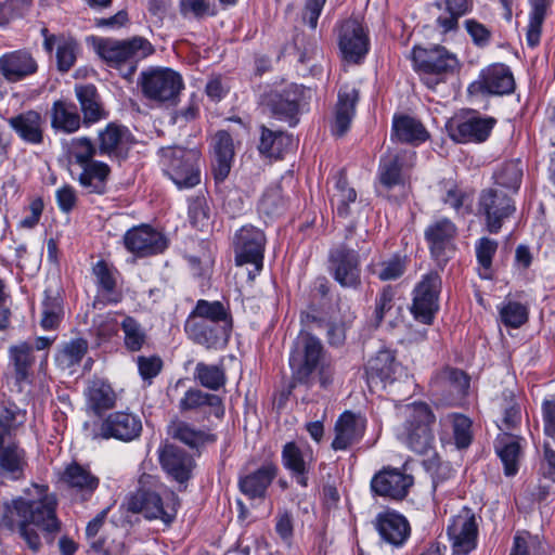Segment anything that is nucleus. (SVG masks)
Here are the masks:
<instances>
[{"label": "nucleus", "instance_id": "nucleus-36", "mask_svg": "<svg viewBox=\"0 0 555 555\" xmlns=\"http://www.w3.org/2000/svg\"><path fill=\"white\" fill-rule=\"evenodd\" d=\"M62 479L83 501L88 500L99 487V478L77 463L66 467Z\"/></svg>", "mask_w": 555, "mask_h": 555}, {"label": "nucleus", "instance_id": "nucleus-14", "mask_svg": "<svg viewBox=\"0 0 555 555\" xmlns=\"http://www.w3.org/2000/svg\"><path fill=\"white\" fill-rule=\"evenodd\" d=\"M515 90V79L511 68L502 63L491 64L483 68L477 80L468 86L472 95L489 94L505 95Z\"/></svg>", "mask_w": 555, "mask_h": 555}, {"label": "nucleus", "instance_id": "nucleus-25", "mask_svg": "<svg viewBox=\"0 0 555 555\" xmlns=\"http://www.w3.org/2000/svg\"><path fill=\"white\" fill-rule=\"evenodd\" d=\"M374 527L380 539L395 546H402L411 534V526L408 519L396 511H385L377 514Z\"/></svg>", "mask_w": 555, "mask_h": 555}, {"label": "nucleus", "instance_id": "nucleus-55", "mask_svg": "<svg viewBox=\"0 0 555 555\" xmlns=\"http://www.w3.org/2000/svg\"><path fill=\"white\" fill-rule=\"evenodd\" d=\"M285 209L286 201L280 186L268 189L258 205L259 212L270 218L282 215Z\"/></svg>", "mask_w": 555, "mask_h": 555}, {"label": "nucleus", "instance_id": "nucleus-35", "mask_svg": "<svg viewBox=\"0 0 555 555\" xmlns=\"http://www.w3.org/2000/svg\"><path fill=\"white\" fill-rule=\"evenodd\" d=\"M75 95L82 113V122L89 127L106 117V112L101 103L96 88L91 85H77Z\"/></svg>", "mask_w": 555, "mask_h": 555}, {"label": "nucleus", "instance_id": "nucleus-6", "mask_svg": "<svg viewBox=\"0 0 555 555\" xmlns=\"http://www.w3.org/2000/svg\"><path fill=\"white\" fill-rule=\"evenodd\" d=\"M159 153L165 175L179 189H190L201 182V152L197 149L167 146L160 149Z\"/></svg>", "mask_w": 555, "mask_h": 555}, {"label": "nucleus", "instance_id": "nucleus-38", "mask_svg": "<svg viewBox=\"0 0 555 555\" xmlns=\"http://www.w3.org/2000/svg\"><path fill=\"white\" fill-rule=\"evenodd\" d=\"M522 439L509 433H502L495 440V450L500 456L506 476H514L518 472V464L521 457Z\"/></svg>", "mask_w": 555, "mask_h": 555}, {"label": "nucleus", "instance_id": "nucleus-24", "mask_svg": "<svg viewBox=\"0 0 555 555\" xmlns=\"http://www.w3.org/2000/svg\"><path fill=\"white\" fill-rule=\"evenodd\" d=\"M7 122L24 143L29 145L43 143L47 120L40 112L24 111L8 118Z\"/></svg>", "mask_w": 555, "mask_h": 555}, {"label": "nucleus", "instance_id": "nucleus-63", "mask_svg": "<svg viewBox=\"0 0 555 555\" xmlns=\"http://www.w3.org/2000/svg\"><path fill=\"white\" fill-rule=\"evenodd\" d=\"M442 202L453 208L459 215H465L470 211L469 195L456 186H452L446 192Z\"/></svg>", "mask_w": 555, "mask_h": 555}, {"label": "nucleus", "instance_id": "nucleus-49", "mask_svg": "<svg viewBox=\"0 0 555 555\" xmlns=\"http://www.w3.org/2000/svg\"><path fill=\"white\" fill-rule=\"evenodd\" d=\"M168 433L173 439L191 448H198L216 440L215 435L195 429L193 426L182 421L172 422L168 427Z\"/></svg>", "mask_w": 555, "mask_h": 555}, {"label": "nucleus", "instance_id": "nucleus-64", "mask_svg": "<svg viewBox=\"0 0 555 555\" xmlns=\"http://www.w3.org/2000/svg\"><path fill=\"white\" fill-rule=\"evenodd\" d=\"M522 177V171L516 163L506 164L496 175V184L517 190Z\"/></svg>", "mask_w": 555, "mask_h": 555}, {"label": "nucleus", "instance_id": "nucleus-48", "mask_svg": "<svg viewBox=\"0 0 555 555\" xmlns=\"http://www.w3.org/2000/svg\"><path fill=\"white\" fill-rule=\"evenodd\" d=\"M33 345L21 341L9 347V359L14 367L15 379L21 383L29 377L34 365Z\"/></svg>", "mask_w": 555, "mask_h": 555}, {"label": "nucleus", "instance_id": "nucleus-37", "mask_svg": "<svg viewBox=\"0 0 555 555\" xmlns=\"http://www.w3.org/2000/svg\"><path fill=\"white\" fill-rule=\"evenodd\" d=\"M82 118L77 106L64 100H57L51 107V127L67 134L75 133L81 127Z\"/></svg>", "mask_w": 555, "mask_h": 555}, {"label": "nucleus", "instance_id": "nucleus-33", "mask_svg": "<svg viewBox=\"0 0 555 555\" xmlns=\"http://www.w3.org/2000/svg\"><path fill=\"white\" fill-rule=\"evenodd\" d=\"M358 100L359 91L354 87L345 86L339 90L332 125V133L334 135L343 137L349 130Z\"/></svg>", "mask_w": 555, "mask_h": 555}, {"label": "nucleus", "instance_id": "nucleus-12", "mask_svg": "<svg viewBox=\"0 0 555 555\" xmlns=\"http://www.w3.org/2000/svg\"><path fill=\"white\" fill-rule=\"evenodd\" d=\"M441 289V278L437 272H429L414 289L411 312L415 320L429 325L439 309L438 298Z\"/></svg>", "mask_w": 555, "mask_h": 555}, {"label": "nucleus", "instance_id": "nucleus-27", "mask_svg": "<svg viewBox=\"0 0 555 555\" xmlns=\"http://www.w3.org/2000/svg\"><path fill=\"white\" fill-rule=\"evenodd\" d=\"M37 69V61L28 50H15L0 56V74L8 82H18Z\"/></svg>", "mask_w": 555, "mask_h": 555}, {"label": "nucleus", "instance_id": "nucleus-28", "mask_svg": "<svg viewBox=\"0 0 555 555\" xmlns=\"http://www.w3.org/2000/svg\"><path fill=\"white\" fill-rule=\"evenodd\" d=\"M447 531L455 554L467 555L476 547L478 530L474 515L455 516Z\"/></svg>", "mask_w": 555, "mask_h": 555}, {"label": "nucleus", "instance_id": "nucleus-39", "mask_svg": "<svg viewBox=\"0 0 555 555\" xmlns=\"http://www.w3.org/2000/svg\"><path fill=\"white\" fill-rule=\"evenodd\" d=\"M214 172L216 180L223 181L231 169V163L234 156L233 140L229 132L224 130L218 131L214 139Z\"/></svg>", "mask_w": 555, "mask_h": 555}, {"label": "nucleus", "instance_id": "nucleus-45", "mask_svg": "<svg viewBox=\"0 0 555 555\" xmlns=\"http://www.w3.org/2000/svg\"><path fill=\"white\" fill-rule=\"evenodd\" d=\"M205 405L211 408V413L216 417H223L224 406L222 399L217 395L207 393L196 388H191L184 393L179 402V409L182 412L195 410Z\"/></svg>", "mask_w": 555, "mask_h": 555}, {"label": "nucleus", "instance_id": "nucleus-57", "mask_svg": "<svg viewBox=\"0 0 555 555\" xmlns=\"http://www.w3.org/2000/svg\"><path fill=\"white\" fill-rule=\"evenodd\" d=\"M357 199V192L348 185L345 175L340 173L336 181V193L333 195L332 202L336 204L337 215L347 217L349 215V204Z\"/></svg>", "mask_w": 555, "mask_h": 555}, {"label": "nucleus", "instance_id": "nucleus-44", "mask_svg": "<svg viewBox=\"0 0 555 555\" xmlns=\"http://www.w3.org/2000/svg\"><path fill=\"white\" fill-rule=\"evenodd\" d=\"M293 145V137L284 131H274L266 126L260 127L259 153L267 157L279 158Z\"/></svg>", "mask_w": 555, "mask_h": 555}, {"label": "nucleus", "instance_id": "nucleus-42", "mask_svg": "<svg viewBox=\"0 0 555 555\" xmlns=\"http://www.w3.org/2000/svg\"><path fill=\"white\" fill-rule=\"evenodd\" d=\"M442 429L451 428L456 448L465 449L472 443V421L463 414L451 413L440 420ZM442 442L448 440L444 430L440 434Z\"/></svg>", "mask_w": 555, "mask_h": 555}, {"label": "nucleus", "instance_id": "nucleus-46", "mask_svg": "<svg viewBox=\"0 0 555 555\" xmlns=\"http://www.w3.org/2000/svg\"><path fill=\"white\" fill-rule=\"evenodd\" d=\"M79 167L81 168V172L78 177V181L81 186L89 190L91 193H104L106 181L111 172L108 165L92 160Z\"/></svg>", "mask_w": 555, "mask_h": 555}, {"label": "nucleus", "instance_id": "nucleus-4", "mask_svg": "<svg viewBox=\"0 0 555 555\" xmlns=\"http://www.w3.org/2000/svg\"><path fill=\"white\" fill-rule=\"evenodd\" d=\"M357 247L343 243L328 251V273L343 288L359 289L362 285L361 263L367 258L371 247L365 240Z\"/></svg>", "mask_w": 555, "mask_h": 555}, {"label": "nucleus", "instance_id": "nucleus-32", "mask_svg": "<svg viewBox=\"0 0 555 555\" xmlns=\"http://www.w3.org/2000/svg\"><path fill=\"white\" fill-rule=\"evenodd\" d=\"M276 464L269 462L257 470L240 478L238 488L249 499H263L268 487L278 475Z\"/></svg>", "mask_w": 555, "mask_h": 555}, {"label": "nucleus", "instance_id": "nucleus-19", "mask_svg": "<svg viewBox=\"0 0 555 555\" xmlns=\"http://www.w3.org/2000/svg\"><path fill=\"white\" fill-rule=\"evenodd\" d=\"M413 482L412 475L405 474L398 468L384 467L373 476L370 486L375 495L401 501L408 495Z\"/></svg>", "mask_w": 555, "mask_h": 555}, {"label": "nucleus", "instance_id": "nucleus-34", "mask_svg": "<svg viewBox=\"0 0 555 555\" xmlns=\"http://www.w3.org/2000/svg\"><path fill=\"white\" fill-rule=\"evenodd\" d=\"M335 438L332 448L335 451L347 450L358 442L364 434V423L351 412L343 413L335 424Z\"/></svg>", "mask_w": 555, "mask_h": 555}, {"label": "nucleus", "instance_id": "nucleus-50", "mask_svg": "<svg viewBox=\"0 0 555 555\" xmlns=\"http://www.w3.org/2000/svg\"><path fill=\"white\" fill-rule=\"evenodd\" d=\"M554 0H529L530 14L527 27V42L535 47L540 42L542 25Z\"/></svg>", "mask_w": 555, "mask_h": 555}, {"label": "nucleus", "instance_id": "nucleus-10", "mask_svg": "<svg viewBox=\"0 0 555 555\" xmlns=\"http://www.w3.org/2000/svg\"><path fill=\"white\" fill-rule=\"evenodd\" d=\"M415 153L408 150H388L382 155L378 164V181L390 191L396 186H404L410 179L414 166Z\"/></svg>", "mask_w": 555, "mask_h": 555}, {"label": "nucleus", "instance_id": "nucleus-11", "mask_svg": "<svg viewBox=\"0 0 555 555\" xmlns=\"http://www.w3.org/2000/svg\"><path fill=\"white\" fill-rule=\"evenodd\" d=\"M178 498L171 493L165 502L154 491L138 490L128 502V509L132 513H141L146 519H160L169 525L177 515Z\"/></svg>", "mask_w": 555, "mask_h": 555}, {"label": "nucleus", "instance_id": "nucleus-15", "mask_svg": "<svg viewBox=\"0 0 555 555\" xmlns=\"http://www.w3.org/2000/svg\"><path fill=\"white\" fill-rule=\"evenodd\" d=\"M494 125L493 117L470 115L450 119L447 122V130L456 143H481L489 138Z\"/></svg>", "mask_w": 555, "mask_h": 555}, {"label": "nucleus", "instance_id": "nucleus-41", "mask_svg": "<svg viewBox=\"0 0 555 555\" xmlns=\"http://www.w3.org/2000/svg\"><path fill=\"white\" fill-rule=\"evenodd\" d=\"M428 132L421 121L410 116L393 119L391 140L400 143L418 144L426 141Z\"/></svg>", "mask_w": 555, "mask_h": 555}, {"label": "nucleus", "instance_id": "nucleus-54", "mask_svg": "<svg viewBox=\"0 0 555 555\" xmlns=\"http://www.w3.org/2000/svg\"><path fill=\"white\" fill-rule=\"evenodd\" d=\"M120 326L125 335V347L132 352L141 350L146 341V333L142 325L134 318L126 315Z\"/></svg>", "mask_w": 555, "mask_h": 555}, {"label": "nucleus", "instance_id": "nucleus-62", "mask_svg": "<svg viewBox=\"0 0 555 555\" xmlns=\"http://www.w3.org/2000/svg\"><path fill=\"white\" fill-rule=\"evenodd\" d=\"M396 288L386 285L375 298L374 322L378 326L395 306Z\"/></svg>", "mask_w": 555, "mask_h": 555}, {"label": "nucleus", "instance_id": "nucleus-7", "mask_svg": "<svg viewBox=\"0 0 555 555\" xmlns=\"http://www.w3.org/2000/svg\"><path fill=\"white\" fill-rule=\"evenodd\" d=\"M403 437L408 447L418 454L433 450L435 436L433 426L436 417L428 404L414 402L404 408Z\"/></svg>", "mask_w": 555, "mask_h": 555}, {"label": "nucleus", "instance_id": "nucleus-16", "mask_svg": "<svg viewBox=\"0 0 555 555\" xmlns=\"http://www.w3.org/2000/svg\"><path fill=\"white\" fill-rule=\"evenodd\" d=\"M469 387V378L464 371L455 367H444L437 372L430 380L433 396L447 404L460 402Z\"/></svg>", "mask_w": 555, "mask_h": 555}, {"label": "nucleus", "instance_id": "nucleus-20", "mask_svg": "<svg viewBox=\"0 0 555 555\" xmlns=\"http://www.w3.org/2000/svg\"><path fill=\"white\" fill-rule=\"evenodd\" d=\"M281 459L284 468L291 473L296 482L304 488L308 487L309 474L315 462L311 447L295 441L286 442Z\"/></svg>", "mask_w": 555, "mask_h": 555}, {"label": "nucleus", "instance_id": "nucleus-47", "mask_svg": "<svg viewBox=\"0 0 555 555\" xmlns=\"http://www.w3.org/2000/svg\"><path fill=\"white\" fill-rule=\"evenodd\" d=\"M456 232L453 222L448 219H441L430 224L425 231V237L429 242L431 254L436 258L443 255L444 249L451 243Z\"/></svg>", "mask_w": 555, "mask_h": 555}, {"label": "nucleus", "instance_id": "nucleus-60", "mask_svg": "<svg viewBox=\"0 0 555 555\" xmlns=\"http://www.w3.org/2000/svg\"><path fill=\"white\" fill-rule=\"evenodd\" d=\"M78 43L73 39H63L56 47V65L62 73L68 72L75 64Z\"/></svg>", "mask_w": 555, "mask_h": 555}, {"label": "nucleus", "instance_id": "nucleus-26", "mask_svg": "<svg viewBox=\"0 0 555 555\" xmlns=\"http://www.w3.org/2000/svg\"><path fill=\"white\" fill-rule=\"evenodd\" d=\"M86 411L102 418V415L113 410L117 403V393L112 385L99 377L90 379L83 391Z\"/></svg>", "mask_w": 555, "mask_h": 555}, {"label": "nucleus", "instance_id": "nucleus-51", "mask_svg": "<svg viewBox=\"0 0 555 555\" xmlns=\"http://www.w3.org/2000/svg\"><path fill=\"white\" fill-rule=\"evenodd\" d=\"M194 379L204 388L217 391L225 385L227 375L222 365L198 362L194 370Z\"/></svg>", "mask_w": 555, "mask_h": 555}, {"label": "nucleus", "instance_id": "nucleus-23", "mask_svg": "<svg viewBox=\"0 0 555 555\" xmlns=\"http://www.w3.org/2000/svg\"><path fill=\"white\" fill-rule=\"evenodd\" d=\"M338 46L343 57L359 63L369 51V38L361 23L349 18L340 25Z\"/></svg>", "mask_w": 555, "mask_h": 555}, {"label": "nucleus", "instance_id": "nucleus-61", "mask_svg": "<svg viewBox=\"0 0 555 555\" xmlns=\"http://www.w3.org/2000/svg\"><path fill=\"white\" fill-rule=\"evenodd\" d=\"M500 317L504 325L517 328L527 322L528 310L519 302L509 301L501 308Z\"/></svg>", "mask_w": 555, "mask_h": 555}, {"label": "nucleus", "instance_id": "nucleus-56", "mask_svg": "<svg viewBox=\"0 0 555 555\" xmlns=\"http://www.w3.org/2000/svg\"><path fill=\"white\" fill-rule=\"evenodd\" d=\"M503 418L500 429L503 433L514 429L521 420L520 408L515 400L514 392L512 390H504L502 392V404Z\"/></svg>", "mask_w": 555, "mask_h": 555}, {"label": "nucleus", "instance_id": "nucleus-43", "mask_svg": "<svg viewBox=\"0 0 555 555\" xmlns=\"http://www.w3.org/2000/svg\"><path fill=\"white\" fill-rule=\"evenodd\" d=\"M436 5L439 9L443 8L449 14L437 18V25L442 33H449L457 30L459 20L472 13L474 0H439Z\"/></svg>", "mask_w": 555, "mask_h": 555}, {"label": "nucleus", "instance_id": "nucleus-52", "mask_svg": "<svg viewBox=\"0 0 555 555\" xmlns=\"http://www.w3.org/2000/svg\"><path fill=\"white\" fill-rule=\"evenodd\" d=\"M88 350V343L82 338L73 339L63 345L55 356V362L62 370H70L80 363Z\"/></svg>", "mask_w": 555, "mask_h": 555}, {"label": "nucleus", "instance_id": "nucleus-5", "mask_svg": "<svg viewBox=\"0 0 555 555\" xmlns=\"http://www.w3.org/2000/svg\"><path fill=\"white\" fill-rule=\"evenodd\" d=\"M141 417L129 411H116L94 422H85V436L91 440L115 439L130 442L142 433Z\"/></svg>", "mask_w": 555, "mask_h": 555}, {"label": "nucleus", "instance_id": "nucleus-8", "mask_svg": "<svg viewBox=\"0 0 555 555\" xmlns=\"http://www.w3.org/2000/svg\"><path fill=\"white\" fill-rule=\"evenodd\" d=\"M138 83L143 95L157 103H176L183 88L182 77L168 67H151L143 70Z\"/></svg>", "mask_w": 555, "mask_h": 555}, {"label": "nucleus", "instance_id": "nucleus-29", "mask_svg": "<svg viewBox=\"0 0 555 555\" xmlns=\"http://www.w3.org/2000/svg\"><path fill=\"white\" fill-rule=\"evenodd\" d=\"M98 142L100 155L125 158L132 143V137L127 127L109 122L99 132Z\"/></svg>", "mask_w": 555, "mask_h": 555}, {"label": "nucleus", "instance_id": "nucleus-40", "mask_svg": "<svg viewBox=\"0 0 555 555\" xmlns=\"http://www.w3.org/2000/svg\"><path fill=\"white\" fill-rule=\"evenodd\" d=\"M25 465V451L16 443L0 438V472L17 480L23 477Z\"/></svg>", "mask_w": 555, "mask_h": 555}, {"label": "nucleus", "instance_id": "nucleus-17", "mask_svg": "<svg viewBox=\"0 0 555 555\" xmlns=\"http://www.w3.org/2000/svg\"><path fill=\"white\" fill-rule=\"evenodd\" d=\"M479 210L486 217V229L489 233H499L503 221L514 211L512 198L502 190H483L479 197Z\"/></svg>", "mask_w": 555, "mask_h": 555}, {"label": "nucleus", "instance_id": "nucleus-21", "mask_svg": "<svg viewBox=\"0 0 555 555\" xmlns=\"http://www.w3.org/2000/svg\"><path fill=\"white\" fill-rule=\"evenodd\" d=\"M184 330L196 344L207 349L224 347L231 334V323H209L198 318H188Z\"/></svg>", "mask_w": 555, "mask_h": 555}, {"label": "nucleus", "instance_id": "nucleus-18", "mask_svg": "<svg viewBox=\"0 0 555 555\" xmlns=\"http://www.w3.org/2000/svg\"><path fill=\"white\" fill-rule=\"evenodd\" d=\"M301 95V89L296 85H291L281 91L274 90L267 93L263 98V105L273 117L286 121L291 127H294L299 121L298 114Z\"/></svg>", "mask_w": 555, "mask_h": 555}, {"label": "nucleus", "instance_id": "nucleus-58", "mask_svg": "<svg viewBox=\"0 0 555 555\" xmlns=\"http://www.w3.org/2000/svg\"><path fill=\"white\" fill-rule=\"evenodd\" d=\"M99 153L93 142L87 137L75 138L70 141L68 154L70 159H74L78 166L90 163Z\"/></svg>", "mask_w": 555, "mask_h": 555}, {"label": "nucleus", "instance_id": "nucleus-59", "mask_svg": "<svg viewBox=\"0 0 555 555\" xmlns=\"http://www.w3.org/2000/svg\"><path fill=\"white\" fill-rule=\"evenodd\" d=\"M63 313L61 299L55 296H46L42 304V318L40 325L43 330H54L59 326Z\"/></svg>", "mask_w": 555, "mask_h": 555}, {"label": "nucleus", "instance_id": "nucleus-31", "mask_svg": "<svg viewBox=\"0 0 555 555\" xmlns=\"http://www.w3.org/2000/svg\"><path fill=\"white\" fill-rule=\"evenodd\" d=\"M402 367L396 361L395 353L391 350H379L372 357L365 366L369 383L379 380L384 385L395 382L401 375Z\"/></svg>", "mask_w": 555, "mask_h": 555}, {"label": "nucleus", "instance_id": "nucleus-53", "mask_svg": "<svg viewBox=\"0 0 555 555\" xmlns=\"http://www.w3.org/2000/svg\"><path fill=\"white\" fill-rule=\"evenodd\" d=\"M189 318H198L209 323L232 324V318L228 308L220 301L198 300Z\"/></svg>", "mask_w": 555, "mask_h": 555}, {"label": "nucleus", "instance_id": "nucleus-2", "mask_svg": "<svg viewBox=\"0 0 555 555\" xmlns=\"http://www.w3.org/2000/svg\"><path fill=\"white\" fill-rule=\"evenodd\" d=\"M95 49L100 57L127 80L132 79L138 64L154 52L151 42L143 37L127 40L100 39Z\"/></svg>", "mask_w": 555, "mask_h": 555}, {"label": "nucleus", "instance_id": "nucleus-1", "mask_svg": "<svg viewBox=\"0 0 555 555\" xmlns=\"http://www.w3.org/2000/svg\"><path fill=\"white\" fill-rule=\"evenodd\" d=\"M37 499L27 500L23 496L2 504L1 524L9 530L17 529L21 538L33 552L41 547V540L36 527L43 532L48 543H52L61 531L62 522L56 515L57 499L49 493L48 486L34 485Z\"/></svg>", "mask_w": 555, "mask_h": 555}, {"label": "nucleus", "instance_id": "nucleus-22", "mask_svg": "<svg viewBox=\"0 0 555 555\" xmlns=\"http://www.w3.org/2000/svg\"><path fill=\"white\" fill-rule=\"evenodd\" d=\"M126 248L139 257L163 253L167 248V238L150 225L132 228L124 235Z\"/></svg>", "mask_w": 555, "mask_h": 555}, {"label": "nucleus", "instance_id": "nucleus-3", "mask_svg": "<svg viewBox=\"0 0 555 555\" xmlns=\"http://www.w3.org/2000/svg\"><path fill=\"white\" fill-rule=\"evenodd\" d=\"M412 62L423 83L431 90L446 82L460 66L456 55L439 44L430 48L414 47Z\"/></svg>", "mask_w": 555, "mask_h": 555}, {"label": "nucleus", "instance_id": "nucleus-13", "mask_svg": "<svg viewBox=\"0 0 555 555\" xmlns=\"http://www.w3.org/2000/svg\"><path fill=\"white\" fill-rule=\"evenodd\" d=\"M233 245L236 264L250 263L255 267V271L259 273L263 261L264 233L254 225H243L236 231Z\"/></svg>", "mask_w": 555, "mask_h": 555}, {"label": "nucleus", "instance_id": "nucleus-30", "mask_svg": "<svg viewBox=\"0 0 555 555\" xmlns=\"http://www.w3.org/2000/svg\"><path fill=\"white\" fill-rule=\"evenodd\" d=\"M159 461L167 474L178 482L184 483L191 478L194 460L183 449L166 444L159 453Z\"/></svg>", "mask_w": 555, "mask_h": 555}, {"label": "nucleus", "instance_id": "nucleus-9", "mask_svg": "<svg viewBox=\"0 0 555 555\" xmlns=\"http://www.w3.org/2000/svg\"><path fill=\"white\" fill-rule=\"evenodd\" d=\"M324 348L321 340L308 332H300L294 340L289 357L293 377L299 383L308 382L311 374L323 365Z\"/></svg>", "mask_w": 555, "mask_h": 555}]
</instances>
